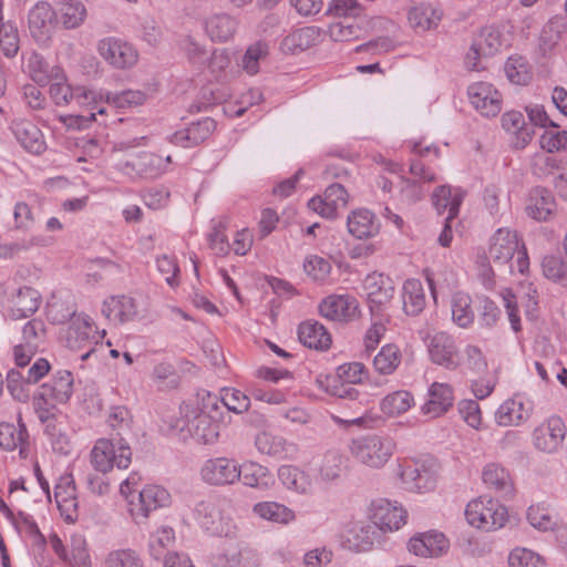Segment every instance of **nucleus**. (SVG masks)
Here are the masks:
<instances>
[{
  "mask_svg": "<svg viewBox=\"0 0 567 567\" xmlns=\"http://www.w3.org/2000/svg\"><path fill=\"white\" fill-rule=\"evenodd\" d=\"M105 330L99 331L93 320L83 313L74 317L68 327L64 336L65 344L73 351H84L80 358L85 361L95 359L100 361L104 357L106 348L111 346L102 342L105 337Z\"/></svg>",
  "mask_w": 567,
  "mask_h": 567,
  "instance_id": "1",
  "label": "nucleus"
},
{
  "mask_svg": "<svg viewBox=\"0 0 567 567\" xmlns=\"http://www.w3.org/2000/svg\"><path fill=\"white\" fill-rule=\"evenodd\" d=\"M439 464L434 458L404 460L396 466L401 487L408 492L425 494L435 489Z\"/></svg>",
  "mask_w": 567,
  "mask_h": 567,
  "instance_id": "2",
  "label": "nucleus"
},
{
  "mask_svg": "<svg viewBox=\"0 0 567 567\" xmlns=\"http://www.w3.org/2000/svg\"><path fill=\"white\" fill-rule=\"evenodd\" d=\"M348 449L358 463L372 470H379L392 457L395 444L389 437L364 435L351 440Z\"/></svg>",
  "mask_w": 567,
  "mask_h": 567,
  "instance_id": "3",
  "label": "nucleus"
},
{
  "mask_svg": "<svg viewBox=\"0 0 567 567\" xmlns=\"http://www.w3.org/2000/svg\"><path fill=\"white\" fill-rule=\"evenodd\" d=\"M517 255V271L524 275L529 268L526 248L520 244L516 231L499 228L491 237L488 258L496 265L505 266Z\"/></svg>",
  "mask_w": 567,
  "mask_h": 567,
  "instance_id": "4",
  "label": "nucleus"
},
{
  "mask_svg": "<svg viewBox=\"0 0 567 567\" xmlns=\"http://www.w3.org/2000/svg\"><path fill=\"white\" fill-rule=\"evenodd\" d=\"M465 517L471 526L491 532L499 529L506 524L508 512L497 499L480 496L467 504Z\"/></svg>",
  "mask_w": 567,
  "mask_h": 567,
  "instance_id": "5",
  "label": "nucleus"
},
{
  "mask_svg": "<svg viewBox=\"0 0 567 567\" xmlns=\"http://www.w3.org/2000/svg\"><path fill=\"white\" fill-rule=\"evenodd\" d=\"M91 464L100 473L105 474L114 466L127 468L132 460L131 447L123 439L114 440L100 439L91 451Z\"/></svg>",
  "mask_w": 567,
  "mask_h": 567,
  "instance_id": "6",
  "label": "nucleus"
},
{
  "mask_svg": "<svg viewBox=\"0 0 567 567\" xmlns=\"http://www.w3.org/2000/svg\"><path fill=\"white\" fill-rule=\"evenodd\" d=\"M96 51L107 65L118 71L133 69L140 60L138 50L133 43L114 35L99 40Z\"/></svg>",
  "mask_w": 567,
  "mask_h": 567,
  "instance_id": "7",
  "label": "nucleus"
},
{
  "mask_svg": "<svg viewBox=\"0 0 567 567\" xmlns=\"http://www.w3.org/2000/svg\"><path fill=\"white\" fill-rule=\"evenodd\" d=\"M200 480L214 487L231 486L240 482V463L227 456H215L204 461L199 470Z\"/></svg>",
  "mask_w": 567,
  "mask_h": 567,
  "instance_id": "8",
  "label": "nucleus"
},
{
  "mask_svg": "<svg viewBox=\"0 0 567 567\" xmlns=\"http://www.w3.org/2000/svg\"><path fill=\"white\" fill-rule=\"evenodd\" d=\"M368 517L380 532L392 533L406 524L408 512L396 501L379 498L369 505Z\"/></svg>",
  "mask_w": 567,
  "mask_h": 567,
  "instance_id": "9",
  "label": "nucleus"
},
{
  "mask_svg": "<svg viewBox=\"0 0 567 567\" xmlns=\"http://www.w3.org/2000/svg\"><path fill=\"white\" fill-rule=\"evenodd\" d=\"M566 434L567 427L563 419L553 415L533 430L532 443L540 453L556 454L563 449Z\"/></svg>",
  "mask_w": 567,
  "mask_h": 567,
  "instance_id": "10",
  "label": "nucleus"
},
{
  "mask_svg": "<svg viewBox=\"0 0 567 567\" xmlns=\"http://www.w3.org/2000/svg\"><path fill=\"white\" fill-rule=\"evenodd\" d=\"M171 156L163 158L150 152H142L128 161L120 162L117 169L130 177L156 178L166 172Z\"/></svg>",
  "mask_w": 567,
  "mask_h": 567,
  "instance_id": "11",
  "label": "nucleus"
},
{
  "mask_svg": "<svg viewBox=\"0 0 567 567\" xmlns=\"http://www.w3.org/2000/svg\"><path fill=\"white\" fill-rule=\"evenodd\" d=\"M172 504L171 493L163 486L148 484L138 492L137 502L130 501V513L136 523L144 522L152 512Z\"/></svg>",
  "mask_w": 567,
  "mask_h": 567,
  "instance_id": "12",
  "label": "nucleus"
},
{
  "mask_svg": "<svg viewBox=\"0 0 567 567\" xmlns=\"http://www.w3.org/2000/svg\"><path fill=\"white\" fill-rule=\"evenodd\" d=\"M185 429L199 443L212 444L219 436L220 423L208 414L195 411L189 406L184 409Z\"/></svg>",
  "mask_w": 567,
  "mask_h": 567,
  "instance_id": "13",
  "label": "nucleus"
},
{
  "mask_svg": "<svg viewBox=\"0 0 567 567\" xmlns=\"http://www.w3.org/2000/svg\"><path fill=\"white\" fill-rule=\"evenodd\" d=\"M467 95L473 107L483 116H496L502 110V95L488 82H475L467 87Z\"/></svg>",
  "mask_w": 567,
  "mask_h": 567,
  "instance_id": "14",
  "label": "nucleus"
},
{
  "mask_svg": "<svg viewBox=\"0 0 567 567\" xmlns=\"http://www.w3.org/2000/svg\"><path fill=\"white\" fill-rule=\"evenodd\" d=\"M358 300L350 295H331L319 305L320 315L331 321L348 322L355 318Z\"/></svg>",
  "mask_w": 567,
  "mask_h": 567,
  "instance_id": "15",
  "label": "nucleus"
},
{
  "mask_svg": "<svg viewBox=\"0 0 567 567\" xmlns=\"http://www.w3.org/2000/svg\"><path fill=\"white\" fill-rule=\"evenodd\" d=\"M29 30L32 38L41 44L48 43L55 27V13L47 2H38L29 12Z\"/></svg>",
  "mask_w": 567,
  "mask_h": 567,
  "instance_id": "16",
  "label": "nucleus"
},
{
  "mask_svg": "<svg viewBox=\"0 0 567 567\" xmlns=\"http://www.w3.org/2000/svg\"><path fill=\"white\" fill-rule=\"evenodd\" d=\"M363 288L367 292L371 312L381 310L390 303L394 296L393 281L383 274H369L363 281Z\"/></svg>",
  "mask_w": 567,
  "mask_h": 567,
  "instance_id": "17",
  "label": "nucleus"
},
{
  "mask_svg": "<svg viewBox=\"0 0 567 567\" xmlns=\"http://www.w3.org/2000/svg\"><path fill=\"white\" fill-rule=\"evenodd\" d=\"M450 543L443 533L429 530L417 533L408 542V549L419 557H439L445 554Z\"/></svg>",
  "mask_w": 567,
  "mask_h": 567,
  "instance_id": "18",
  "label": "nucleus"
},
{
  "mask_svg": "<svg viewBox=\"0 0 567 567\" xmlns=\"http://www.w3.org/2000/svg\"><path fill=\"white\" fill-rule=\"evenodd\" d=\"M348 203V193L341 184H331L324 190L323 197H313L308 207L324 218H334L339 208Z\"/></svg>",
  "mask_w": 567,
  "mask_h": 567,
  "instance_id": "19",
  "label": "nucleus"
},
{
  "mask_svg": "<svg viewBox=\"0 0 567 567\" xmlns=\"http://www.w3.org/2000/svg\"><path fill=\"white\" fill-rule=\"evenodd\" d=\"M54 498L64 519L70 523L75 522L78 518V498L72 474L60 476L54 486Z\"/></svg>",
  "mask_w": 567,
  "mask_h": 567,
  "instance_id": "20",
  "label": "nucleus"
},
{
  "mask_svg": "<svg viewBox=\"0 0 567 567\" xmlns=\"http://www.w3.org/2000/svg\"><path fill=\"white\" fill-rule=\"evenodd\" d=\"M101 311L111 323L123 324L137 317L138 307L130 296H111L103 301Z\"/></svg>",
  "mask_w": 567,
  "mask_h": 567,
  "instance_id": "21",
  "label": "nucleus"
},
{
  "mask_svg": "<svg viewBox=\"0 0 567 567\" xmlns=\"http://www.w3.org/2000/svg\"><path fill=\"white\" fill-rule=\"evenodd\" d=\"M50 96L58 106L75 102L78 105H87L95 100V93L84 86L71 87L63 75L62 80H51Z\"/></svg>",
  "mask_w": 567,
  "mask_h": 567,
  "instance_id": "22",
  "label": "nucleus"
},
{
  "mask_svg": "<svg viewBox=\"0 0 567 567\" xmlns=\"http://www.w3.org/2000/svg\"><path fill=\"white\" fill-rule=\"evenodd\" d=\"M0 447L6 451L19 450L20 458L30 456L29 434L22 423L21 415L18 417V426L12 423H0Z\"/></svg>",
  "mask_w": 567,
  "mask_h": 567,
  "instance_id": "23",
  "label": "nucleus"
},
{
  "mask_svg": "<svg viewBox=\"0 0 567 567\" xmlns=\"http://www.w3.org/2000/svg\"><path fill=\"white\" fill-rule=\"evenodd\" d=\"M251 512L260 520L278 526H289L297 520V513L284 503L260 501L252 505Z\"/></svg>",
  "mask_w": 567,
  "mask_h": 567,
  "instance_id": "24",
  "label": "nucleus"
},
{
  "mask_svg": "<svg viewBox=\"0 0 567 567\" xmlns=\"http://www.w3.org/2000/svg\"><path fill=\"white\" fill-rule=\"evenodd\" d=\"M427 395L429 399L421 406V412L430 419H435L446 413L454 402L453 389L447 383H432Z\"/></svg>",
  "mask_w": 567,
  "mask_h": 567,
  "instance_id": "25",
  "label": "nucleus"
},
{
  "mask_svg": "<svg viewBox=\"0 0 567 567\" xmlns=\"http://www.w3.org/2000/svg\"><path fill=\"white\" fill-rule=\"evenodd\" d=\"M255 446L260 454L278 458H292L298 452L297 444L267 431L255 436Z\"/></svg>",
  "mask_w": 567,
  "mask_h": 567,
  "instance_id": "26",
  "label": "nucleus"
},
{
  "mask_svg": "<svg viewBox=\"0 0 567 567\" xmlns=\"http://www.w3.org/2000/svg\"><path fill=\"white\" fill-rule=\"evenodd\" d=\"M429 354L434 363L449 369L455 368L458 363V351L455 341L445 332H439L431 337Z\"/></svg>",
  "mask_w": 567,
  "mask_h": 567,
  "instance_id": "27",
  "label": "nucleus"
},
{
  "mask_svg": "<svg viewBox=\"0 0 567 567\" xmlns=\"http://www.w3.org/2000/svg\"><path fill=\"white\" fill-rule=\"evenodd\" d=\"M501 296H502L504 306L507 310V315H508V319H509L512 329L515 332H518L520 330V319H519V316L517 315L518 299H520L522 301L525 300L527 308L534 307L537 303V300H536L537 291L533 287L532 284H528V285L522 284L518 289L517 295H515L511 289H504L501 292Z\"/></svg>",
  "mask_w": 567,
  "mask_h": 567,
  "instance_id": "28",
  "label": "nucleus"
},
{
  "mask_svg": "<svg viewBox=\"0 0 567 567\" xmlns=\"http://www.w3.org/2000/svg\"><path fill=\"white\" fill-rule=\"evenodd\" d=\"M194 518L206 532L218 535L224 532V518L216 499L208 498L196 503L193 509Z\"/></svg>",
  "mask_w": 567,
  "mask_h": 567,
  "instance_id": "29",
  "label": "nucleus"
},
{
  "mask_svg": "<svg viewBox=\"0 0 567 567\" xmlns=\"http://www.w3.org/2000/svg\"><path fill=\"white\" fill-rule=\"evenodd\" d=\"M216 128V122L210 117H205L188 127L175 132L169 141L174 145L182 147H193L207 140Z\"/></svg>",
  "mask_w": 567,
  "mask_h": 567,
  "instance_id": "30",
  "label": "nucleus"
},
{
  "mask_svg": "<svg viewBox=\"0 0 567 567\" xmlns=\"http://www.w3.org/2000/svg\"><path fill=\"white\" fill-rule=\"evenodd\" d=\"M11 130L23 148L32 154H41L47 145L40 128L28 120H16Z\"/></svg>",
  "mask_w": 567,
  "mask_h": 567,
  "instance_id": "31",
  "label": "nucleus"
},
{
  "mask_svg": "<svg viewBox=\"0 0 567 567\" xmlns=\"http://www.w3.org/2000/svg\"><path fill=\"white\" fill-rule=\"evenodd\" d=\"M238 20L227 12H216L205 20V31L216 42H226L235 35L238 29Z\"/></svg>",
  "mask_w": 567,
  "mask_h": 567,
  "instance_id": "32",
  "label": "nucleus"
},
{
  "mask_svg": "<svg viewBox=\"0 0 567 567\" xmlns=\"http://www.w3.org/2000/svg\"><path fill=\"white\" fill-rule=\"evenodd\" d=\"M320 41V30L316 27H303L287 34L280 42V50L285 54H297Z\"/></svg>",
  "mask_w": 567,
  "mask_h": 567,
  "instance_id": "33",
  "label": "nucleus"
},
{
  "mask_svg": "<svg viewBox=\"0 0 567 567\" xmlns=\"http://www.w3.org/2000/svg\"><path fill=\"white\" fill-rule=\"evenodd\" d=\"M278 480L285 488L298 495H309L313 492L312 477L297 466L281 465L278 468Z\"/></svg>",
  "mask_w": 567,
  "mask_h": 567,
  "instance_id": "34",
  "label": "nucleus"
},
{
  "mask_svg": "<svg viewBox=\"0 0 567 567\" xmlns=\"http://www.w3.org/2000/svg\"><path fill=\"white\" fill-rule=\"evenodd\" d=\"M299 341L309 349L319 351L328 350L332 339L326 327L313 320H307L298 327Z\"/></svg>",
  "mask_w": 567,
  "mask_h": 567,
  "instance_id": "35",
  "label": "nucleus"
},
{
  "mask_svg": "<svg viewBox=\"0 0 567 567\" xmlns=\"http://www.w3.org/2000/svg\"><path fill=\"white\" fill-rule=\"evenodd\" d=\"M441 18V12L430 2L414 4L408 12L409 24L417 33L436 28Z\"/></svg>",
  "mask_w": 567,
  "mask_h": 567,
  "instance_id": "36",
  "label": "nucleus"
},
{
  "mask_svg": "<svg viewBox=\"0 0 567 567\" xmlns=\"http://www.w3.org/2000/svg\"><path fill=\"white\" fill-rule=\"evenodd\" d=\"M556 210V203L553 194L545 188H534L526 204V213L538 221L548 220Z\"/></svg>",
  "mask_w": 567,
  "mask_h": 567,
  "instance_id": "37",
  "label": "nucleus"
},
{
  "mask_svg": "<svg viewBox=\"0 0 567 567\" xmlns=\"http://www.w3.org/2000/svg\"><path fill=\"white\" fill-rule=\"evenodd\" d=\"M530 416V410L522 399L515 396L504 401L495 412V421L501 426H518Z\"/></svg>",
  "mask_w": 567,
  "mask_h": 567,
  "instance_id": "38",
  "label": "nucleus"
},
{
  "mask_svg": "<svg viewBox=\"0 0 567 567\" xmlns=\"http://www.w3.org/2000/svg\"><path fill=\"white\" fill-rule=\"evenodd\" d=\"M502 127L513 135L515 148H524L533 138L534 131L525 123L524 115L518 111H508L502 115Z\"/></svg>",
  "mask_w": 567,
  "mask_h": 567,
  "instance_id": "39",
  "label": "nucleus"
},
{
  "mask_svg": "<svg viewBox=\"0 0 567 567\" xmlns=\"http://www.w3.org/2000/svg\"><path fill=\"white\" fill-rule=\"evenodd\" d=\"M347 468V458L340 450L326 451L318 465V478L324 484L339 481Z\"/></svg>",
  "mask_w": 567,
  "mask_h": 567,
  "instance_id": "40",
  "label": "nucleus"
},
{
  "mask_svg": "<svg viewBox=\"0 0 567 567\" xmlns=\"http://www.w3.org/2000/svg\"><path fill=\"white\" fill-rule=\"evenodd\" d=\"M464 199V192L446 185L437 187L432 196V202L439 214L447 212V221H452L458 215L460 206Z\"/></svg>",
  "mask_w": 567,
  "mask_h": 567,
  "instance_id": "41",
  "label": "nucleus"
},
{
  "mask_svg": "<svg viewBox=\"0 0 567 567\" xmlns=\"http://www.w3.org/2000/svg\"><path fill=\"white\" fill-rule=\"evenodd\" d=\"M348 231L358 239L375 236L380 226L374 214L368 209L353 210L347 219Z\"/></svg>",
  "mask_w": 567,
  "mask_h": 567,
  "instance_id": "42",
  "label": "nucleus"
},
{
  "mask_svg": "<svg viewBox=\"0 0 567 567\" xmlns=\"http://www.w3.org/2000/svg\"><path fill=\"white\" fill-rule=\"evenodd\" d=\"M240 466V481L245 486L260 491H268L272 487L275 480L268 467L255 461H246Z\"/></svg>",
  "mask_w": 567,
  "mask_h": 567,
  "instance_id": "43",
  "label": "nucleus"
},
{
  "mask_svg": "<svg viewBox=\"0 0 567 567\" xmlns=\"http://www.w3.org/2000/svg\"><path fill=\"white\" fill-rule=\"evenodd\" d=\"M379 529L373 523L357 522L349 530L348 542L358 553L369 551L379 542Z\"/></svg>",
  "mask_w": 567,
  "mask_h": 567,
  "instance_id": "44",
  "label": "nucleus"
},
{
  "mask_svg": "<svg viewBox=\"0 0 567 567\" xmlns=\"http://www.w3.org/2000/svg\"><path fill=\"white\" fill-rule=\"evenodd\" d=\"M41 301L40 293L31 287H21L11 298L10 316L13 319L27 318L33 315Z\"/></svg>",
  "mask_w": 567,
  "mask_h": 567,
  "instance_id": "45",
  "label": "nucleus"
},
{
  "mask_svg": "<svg viewBox=\"0 0 567 567\" xmlns=\"http://www.w3.org/2000/svg\"><path fill=\"white\" fill-rule=\"evenodd\" d=\"M27 68L32 80L41 85L48 84L51 80L63 79L62 68L59 65H50L48 61L37 52L30 54Z\"/></svg>",
  "mask_w": 567,
  "mask_h": 567,
  "instance_id": "46",
  "label": "nucleus"
},
{
  "mask_svg": "<svg viewBox=\"0 0 567 567\" xmlns=\"http://www.w3.org/2000/svg\"><path fill=\"white\" fill-rule=\"evenodd\" d=\"M43 395L59 403L69 401L73 393V377L70 371H59L50 382L41 386Z\"/></svg>",
  "mask_w": 567,
  "mask_h": 567,
  "instance_id": "47",
  "label": "nucleus"
},
{
  "mask_svg": "<svg viewBox=\"0 0 567 567\" xmlns=\"http://www.w3.org/2000/svg\"><path fill=\"white\" fill-rule=\"evenodd\" d=\"M260 563L258 551L249 547L229 549L215 558L217 567H259Z\"/></svg>",
  "mask_w": 567,
  "mask_h": 567,
  "instance_id": "48",
  "label": "nucleus"
},
{
  "mask_svg": "<svg viewBox=\"0 0 567 567\" xmlns=\"http://www.w3.org/2000/svg\"><path fill=\"white\" fill-rule=\"evenodd\" d=\"M484 484L495 492L509 495L513 492V483L509 473L497 463L485 465L482 472Z\"/></svg>",
  "mask_w": 567,
  "mask_h": 567,
  "instance_id": "49",
  "label": "nucleus"
},
{
  "mask_svg": "<svg viewBox=\"0 0 567 567\" xmlns=\"http://www.w3.org/2000/svg\"><path fill=\"white\" fill-rule=\"evenodd\" d=\"M402 301L405 313L419 315L425 307L424 289L420 280L408 279L402 289Z\"/></svg>",
  "mask_w": 567,
  "mask_h": 567,
  "instance_id": "50",
  "label": "nucleus"
},
{
  "mask_svg": "<svg viewBox=\"0 0 567 567\" xmlns=\"http://www.w3.org/2000/svg\"><path fill=\"white\" fill-rule=\"evenodd\" d=\"M413 405V395L409 391L398 390L382 399L380 409L385 415L393 417L408 412Z\"/></svg>",
  "mask_w": 567,
  "mask_h": 567,
  "instance_id": "51",
  "label": "nucleus"
},
{
  "mask_svg": "<svg viewBox=\"0 0 567 567\" xmlns=\"http://www.w3.org/2000/svg\"><path fill=\"white\" fill-rule=\"evenodd\" d=\"M402 352L393 343L385 344L373 359V368L379 374H392L401 364Z\"/></svg>",
  "mask_w": 567,
  "mask_h": 567,
  "instance_id": "52",
  "label": "nucleus"
},
{
  "mask_svg": "<svg viewBox=\"0 0 567 567\" xmlns=\"http://www.w3.org/2000/svg\"><path fill=\"white\" fill-rule=\"evenodd\" d=\"M175 543V532L169 526H159L150 536L148 550L154 559L166 558L167 551Z\"/></svg>",
  "mask_w": 567,
  "mask_h": 567,
  "instance_id": "53",
  "label": "nucleus"
},
{
  "mask_svg": "<svg viewBox=\"0 0 567 567\" xmlns=\"http://www.w3.org/2000/svg\"><path fill=\"white\" fill-rule=\"evenodd\" d=\"M452 319L461 328H468L474 321L472 299L467 293L457 291L451 299Z\"/></svg>",
  "mask_w": 567,
  "mask_h": 567,
  "instance_id": "54",
  "label": "nucleus"
},
{
  "mask_svg": "<svg viewBox=\"0 0 567 567\" xmlns=\"http://www.w3.org/2000/svg\"><path fill=\"white\" fill-rule=\"evenodd\" d=\"M269 53V48L266 42L257 41L249 45L241 58V68L249 74L255 75L259 72V64L264 61Z\"/></svg>",
  "mask_w": 567,
  "mask_h": 567,
  "instance_id": "55",
  "label": "nucleus"
},
{
  "mask_svg": "<svg viewBox=\"0 0 567 567\" xmlns=\"http://www.w3.org/2000/svg\"><path fill=\"white\" fill-rule=\"evenodd\" d=\"M20 48L19 31L11 22L0 19V51L7 58H13Z\"/></svg>",
  "mask_w": 567,
  "mask_h": 567,
  "instance_id": "56",
  "label": "nucleus"
},
{
  "mask_svg": "<svg viewBox=\"0 0 567 567\" xmlns=\"http://www.w3.org/2000/svg\"><path fill=\"white\" fill-rule=\"evenodd\" d=\"M86 17V9L80 0H69L62 3L60 18L66 29L79 27Z\"/></svg>",
  "mask_w": 567,
  "mask_h": 567,
  "instance_id": "57",
  "label": "nucleus"
},
{
  "mask_svg": "<svg viewBox=\"0 0 567 567\" xmlns=\"http://www.w3.org/2000/svg\"><path fill=\"white\" fill-rule=\"evenodd\" d=\"M567 31L566 21L563 17L555 16L543 27L540 42L545 49H551Z\"/></svg>",
  "mask_w": 567,
  "mask_h": 567,
  "instance_id": "58",
  "label": "nucleus"
},
{
  "mask_svg": "<svg viewBox=\"0 0 567 567\" xmlns=\"http://www.w3.org/2000/svg\"><path fill=\"white\" fill-rule=\"evenodd\" d=\"M474 43L481 49L484 56L495 54L504 44L502 33L495 27H486L482 29Z\"/></svg>",
  "mask_w": 567,
  "mask_h": 567,
  "instance_id": "59",
  "label": "nucleus"
},
{
  "mask_svg": "<svg viewBox=\"0 0 567 567\" xmlns=\"http://www.w3.org/2000/svg\"><path fill=\"white\" fill-rule=\"evenodd\" d=\"M527 520L539 530H550L556 525V517L553 512L544 505H530L527 509Z\"/></svg>",
  "mask_w": 567,
  "mask_h": 567,
  "instance_id": "60",
  "label": "nucleus"
},
{
  "mask_svg": "<svg viewBox=\"0 0 567 567\" xmlns=\"http://www.w3.org/2000/svg\"><path fill=\"white\" fill-rule=\"evenodd\" d=\"M47 316L52 323L63 324L76 317L75 307L68 300L53 298L47 307Z\"/></svg>",
  "mask_w": 567,
  "mask_h": 567,
  "instance_id": "61",
  "label": "nucleus"
},
{
  "mask_svg": "<svg viewBox=\"0 0 567 567\" xmlns=\"http://www.w3.org/2000/svg\"><path fill=\"white\" fill-rule=\"evenodd\" d=\"M104 567H143V560L133 549H116L107 554Z\"/></svg>",
  "mask_w": 567,
  "mask_h": 567,
  "instance_id": "62",
  "label": "nucleus"
},
{
  "mask_svg": "<svg viewBox=\"0 0 567 567\" xmlns=\"http://www.w3.org/2000/svg\"><path fill=\"white\" fill-rule=\"evenodd\" d=\"M509 567H544L545 560L537 553L517 547L509 553L508 556Z\"/></svg>",
  "mask_w": 567,
  "mask_h": 567,
  "instance_id": "63",
  "label": "nucleus"
},
{
  "mask_svg": "<svg viewBox=\"0 0 567 567\" xmlns=\"http://www.w3.org/2000/svg\"><path fill=\"white\" fill-rule=\"evenodd\" d=\"M544 276L555 282L567 285V265L555 256H546L542 262Z\"/></svg>",
  "mask_w": 567,
  "mask_h": 567,
  "instance_id": "64",
  "label": "nucleus"
}]
</instances>
